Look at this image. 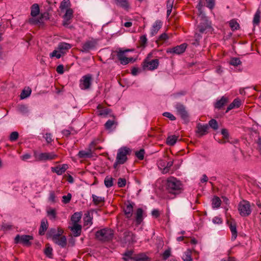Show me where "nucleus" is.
Here are the masks:
<instances>
[{
	"mask_svg": "<svg viewBox=\"0 0 261 261\" xmlns=\"http://www.w3.org/2000/svg\"><path fill=\"white\" fill-rule=\"evenodd\" d=\"M147 42V39L146 35L141 36L140 38L139 43L141 47H144Z\"/></svg>",
	"mask_w": 261,
	"mask_h": 261,
	"instance_id": "50",
	"label": "nucleus"
},
{
	"mask_svg": "<svg viewBox=\"0 0 261 261\" xmlns=\"http://www.w3.org/2000/svg\"><path fill=\"white\" fill-rule=\"evenodd\" d=\"M78 155L80 158H91L92 156V152L91 149L88 151L81 150L79 152Z\"/></svg>",
	"mask_w": 261,
	"mask_h": 261,
	"instance_id": "33",
	"label": "nucleus"
},
{
	"mask_svg": "<svg viewBox=\"0 0 261 261\" xmlns=\"http://www.w3.org/2000/svg\"><path fill=\"white\" fill-rule=\"evenodd\" d=\"M53 242L62 247H65L67 244V240L65 236L57 237L56 240H54Z\"/></svg>",
	"mask_w": 261,
	"mask_h": 261,
	"instance_id": "27",
	"label": "nucleus"
},
{
	"mask_svg": "<svg viewBox=\"0 0 261 261\" xmlns=\"http://www.w3.org/2000/svg\"><path fill=\"white\" fill-rule=\"evenodd\" d=\"M163 115L164 116L168 118L171 120H175L176 119L175 117L169 112H164Z\"/></svg>",
	"mask_w": 261,
	"mask_h": 261,
	"instance_id": "63",
	"label": "nucleus"
},
{
	"mask_svg": "<svg viewBox=\"0 0 261 261\" xmlns=\"http://www.w3.org/2000/svg\"><path fill=\"white\" fill-rule=\"evenodd\" d=\"M134 251L133 250H126L123 254L122 259L125 261H128L129 259H133L134 257Z\"/></svg>",
	"mask_w": 261,
	"mask_h": 261,
	"instance_id": "31",
	"label": "nucleus"
},
{
	"mask_svg": "<svg viewBox=\"0 0 261 261\" xmlns=\"http://www.w3.org/2000/svg\"><path fill=\"white\" fill-rule=\"evenodd\" d=\"M120 239L123 246H124V245L126 244H130L135 242V236L132 231H125Z\"/></svg>",
	"mask_w": 261,
	"mask_h": 261,
	"instance_id": "9",
	"label": "nucleus"
},
{
	"mask_svg": "<svg viewBox=\"0 0 261 261\" xmlns=\"http://www.w3.org/2000/svg\"><path fill=\"white\" fill-rule=\"evenodd\" d=\"M208 126L207 124L202 125L198 123L197 125V130L196 133L199 137H201L208 133Z\"/></svg>",
	"mask_w": 261,
	"mask_h": 261,
	"instance_id": "20",
	"label": "nucleus"
},
{
	"mask_svg": "<svg viewBox=\"0 0 261 261\" xmlns=\"http://www.w3.org/2000/svg\"><path fill=\"white\" fill-rule=\"evenodd\" d=\"M115 4L125 10L127 9L129 5L126 0H115Z\"/></svg>",
	"mask_w": 261,
	"mask_h": 261,
	"instance_id": "30",
	"label": "nucleus"
},
{
	"mask_svg": "<svg viewBox=\"0 0 261 261\" xmlns=\"http://www.w3.org/2000/svg\"><path fill=\"white\" fill-rule=\"evenodd\" d=\"M110 112V110L109 109H104L99 111V115L101 116H106L108 115Z\"/></svg>",
	"mask_w": 261,
	"mask_h": 261,
	"instance_id": "62",
	"label": "nucleus"
},
{
	"mask_svg": "<svg viewBox=\"0 0 261 261\" xmlns=\"http://www.w3.org/2000/svg\"><path fill=\"white\" fill-rule=\"evenodd\" d=\"M47 215L51 220H55L57 217V213L55 209L49 208L47 210Z\"/></svg>",
	"mask_w": 261,
	"mask_h": 261,
	"instance_id": "38",
	"label": "nucleus"
},
{
	"mask_svg": "<svg viewBox=\"0 0 261 261\" xmlns=\"http://www.w3.org/2000/svg\"><path fill=\"white\" fill-rule=\"evenodd\" d=\"M117 124L118 123L115 119L108 120L105 124V127L106 129L112 130L116 127Z\"/></svg>",
	"mask_w": 261,
	"mask_h": 261,
	"instance_id": "24",
	"label": "nucleus"
},
{
	"mask_svg": "<svg viewBox=\"0 0 261 261\" xmlns=\"http://www.w3.org/2000/svg\"><path fill=\"white\" fill-rule=\"evenodd\" d=\"M2 228L4 231H7L12 228V225L10 224L3 223L2 225Z\"/></svg>",
	"mask_w": 261,
	"mask_h": 261,
	"instance_id": "61",
	"label": "nucleus"
},
{
	"mask_svg": "<svg viewBox=\"0 0 261 261\" xmlns=\"http://www.w3.org/2000/svg\"><path fill=\"white\" fill-rule=\"evenodd\" d=\"M18 138V133L17 132H13L10 136V140L11 141H15Z\"/></svg>",
	"mask_w": 261,
	"mask_h": 261,
	"instance_id": "57",
	"label": "nucleus"
},
{
	"mask_svg": "<svg viewBox=\"0 0 261 261\" xmlns=\"http://www.w3.org/2000/svg\"><path fill=\"white\" fill-rule=\"evenodd\" d=\"M186 48V44L183 43L180 44V45H177L172 48L168 49L167 50V53L179 55L183 53L185 51Z\"/></svg>",
	"mask_w": 261,
	"mask_h": 261,
	"instance_id": "14",
	"label": "nucleus"
},
{
	"mask_svg": "<svg viewBox=\"0 0 261 261\" xmlns=\"http://www.w3.org/2000/svg\"><path fill=\"white\" fill-rule=\"evenodd\" d=\"M221 203L220 198L218 196H215L212 200V205L214 208H218Z\"/></svg>",
	"mask_w": 261,
	"mask_h": 261,
	"instance_id": "41",
	"label": "nucleus"
},
{
	"mask_svg": "<svg viewBox=\"0 0 261 261\" xmlns=\"http://www.w3.org/2000/svg\"><path fill=\"white\" fill-rule=\"evenodd\" d=\"M68 168V166L67 164H63L61 166L51 167V170L52 172L56 173L58 175H61L66 171Z\"/></svg>",
	"mask_w": 261,
	"mask_h": 261,
	"instance_id": "21",
	"label": "nucleus"
},
{
	"mask_svg": "<svg viewBox=\"0 0 261 261\" xmlns=\"http://www.w3.org/2000/svg\"><path fill=\"white\" fill-rule=\"evenodd\" d=\"M184 261H192V258L191 256V251L189 249L185 252L182 257Z\"/></svg>",
	"mask_w": 261,
	"mask_h": 261,
	"instance_id": "43",
	"label": "nucleus"
},
{
	"mask_svg": "<svg viewBox=\"0 0 261 261\" xmlns=\"http://www.w3.org/2000/svg\"><path fill=\"white\" fill-rule=\"evenodd\" d=\"M70 230L74 237L80 236L82 231V226L79 224H73V226L70 227Z\"/></svg>",
	"mask_w": 261,
	"mask_h": 261,
	"instance_id": "23",
	"label": "nucleus"
},
{
	"mask_svg": "<svg viewBox=\"0 0 261 261\" xmlns=\"http://www.w3.org/2000/svg\"><path fill=\"white\" fill-rule=\"evenodd\" d=\"M151 53H149L146 59L143 62V67L144 68H147L150 70H153L156 69L159 64V61L158 59H153L151 61L149 59L151 57Z\"/></svg>",
	"mask_w": 261,
	"mask_h": 261,
	"instance_id": "8",
	"label": "nucleus"
},
{
	"mask_svg": "<svg viewBox=\"0 0 261 261\" xmlns=\"http://www.w3.org/2000/svg\"><path fill=\"white\" fill-rule=\"evenodd\" d=\"M40 12V9L39 5L37 4H34L31 8V15L32 18H35Z\"/></svg>",
	"mask_w": 261,
	"mask_h": 261,
	"instance_id": "29",
	"label": "nucleus"
},
{
	"mask_svg": "<svg viewBox=\"0 0 261 261\" xmlns=\"http://www.w3.org/2000/svg\"><path fill=\"white\" fill-rule=\"evenodd\" d=\"M49 19V14L47 12L42 13L38 18H31L29 19V22L32 24L42 23L44 20Z\"/></svg>",
	"mask_w": 261,
	"mask_h": 261,
	"instance_id": "13",
	"label": "nucleus"
},
{
	"mask_svg": "<svg viewBox=\"0 0 261 261\" xmlns=\"http://www.w3.org/2000/svg\"><path fill=\"white\" fill-rule=\"evenodd\" d=\"M229 63L232 66H237L240 65L242 63V62L239 58H233L230 60Z\"/></svg>",
	"mask_w": 261,
	"mask_h": 261,
	"instance_id": "48",
	"label": "nucleus"
},
{
	"mask_svg": "<svg viewBox=\"0 0 261 261\" xmlns=\"http://www.w3.org/2000/svg\"><path fill=\"white\" fill-rule=\"evenodd\" d=\"M96 41L94 39H91L87 40L85 43L83 44L82 49L81 51L82 52H89L90 50L93 49L96 47Z\"/></svg>",
	"mask_w": 261,
	"mask_h": 261,
	"instance_id": "12",
	"label": "nucleus"
},
{
	"mask_svg": "<svg viewBox=\"0 0 261 261\" xmlns=\"http://www.w3.org/2000/svg\"><path fill=\"white\" fill-rule=\"evenodd\" d=\"M208 124L214 130H217L218 128V122L215 119H211L209 121Z\"/></svg>",
	"mask_w": 261,
	"mask_h": 261,
	"instance_id": "49",
	"label": "nucleus"
},
{
	"mask_svg": "<svg viewBox=\"0 0 261 261\" xmlns=\"http://www.w3.org/2000/svg\"><path fill=\"white\" fill-rule=\"evenodd\" d=\"M70 5V1L69 0H63L62 2L61 3L60 8L61 10H63L68 8Z\"/></svg>",
	"mask_w": 261,
	"mask_h": 261,
	"instance_id": "52",
	"label": "nucleus"
},
{
	"mask_svg": "<svg viewBox=\"0 0 261 261\" xmlns=\"http://www.w3.org/2000/svg\"><path fill=\"white\" fill-rule=\"evenodd\" d=\"M210 28V26L207 22L200 23L198 25L199 31L201 33H204Z\"/></svg>",
	"mask_w": 261,
	"mask_h": 261,
	"instance_id": "44",
	"label": "nucleus"
},
{
	"mask_svg": "<svg viewBox=\"0 0 261 261\" xmlns=\"http://www.w3.org/2000/svg\"><path fill=\"white\" fill-rule=\"evenodd\" d=\"M81 214L80 213H74L71 216V220L73 224H78L81 219Z\"/></svg>",
	"mask_w": 261,
	"mask_h": 261,
	"instance_id": "37",
	"label": "nucleus"
},
{
	"mask_svg": "<svg viewBox=\"0 0 261 261\" xmlns=\"http://www.w3.org/2000/svg\"><path fill=\"white\" fill-rule=\"evenodd\" d=\"M260 14L261 11L259 9H257L254 15L253 19V23L254 25H257L259 23Z\"/></svg>",
	"mask_w": 261,
	"mask_h": 261,
	"instance_id": "36",
	"label": "nucleus"
},
{
	"mask_svg": "<svg viewBox=\"0 0 261 261\" xmlns=\"http://www.w3.org/2000/svg\"><path fill=\"white\" fill-rule=\"evenodd\" d=\"M148 257L143 253L134 254L133 260L135 261H147Z\"/></svg>",
	"mask_w": 261,
	"mask_h": 261,
	"instance_id": "34",
	"label": "nucleus"
},
{
	"mask_svg": "<svg viewBox=\"0 0 261 261\" xmlns=\"http://www.w3.org/2000/svg\"><path fill=\"white\" fill-rule=\"evenodd\" d=\"M118 186L119 188H123L126 185V179L125 178H119L118 180Z\"/></svg>",
	"mask_w": 261,
	"mask_h": 261,
	"instance_id": "58",
	"label": "nucleus"
},
{
	"mask_svg": "<svg viewBox=\"0 0 261 261\" xmlns=\"http://www.w3.org/2000/svg\"><path fill=\"white\" fill-rule=\"evenodd\" d=\"M175 108L177 114L180 116L184 122L186 123L189 122V115L186 107L180 103H177L175 106Z\"/></svg>",
	"mask_w": 261,
	"mask_h": 261,
	"instance_id": "6",
	"label": "nucleus"
},
{
	"mask_svg": "<svg viewBox=\"0 0 261 261\" xmlns=\"http://www.w3.org/2000/svg\"><path fill=\"white\" fill-rule=\"evenodd\" d=\"M63 56H64V55H62L57 48L49 54V57L50 58L56 57L57 59H60Z\"/></svg>",
	"mask_w": 261,
	"mask_h": 261,
	"instance_id": "47",
	"label": "nucleus"
},
{
	"mask_svg": "<svg viewBox=\"0 0 261 261\" xmlns=\"http://www.w3.org/2000/svg\"><path fill=\"white\" fill-rule=\"evenodd\" d=\"M48 222L46 219H43L41 222V225L39 229V233L43 235L48 228Z\"/></svg>",
	"mask_w": 261,
	"mask_h": 261,
	"instance_id": "25",
	"label": "nucleus"
},
{
	"mask_svg": "<svg viewBox=\"0 0 261 261\" xmlns=\"http://www.w3.org/2000/svg\"><path fill=\"white\" fill-rule=\"evenodd\" d=\"M166 166L163 168L162 173L164 174L167 173L169 171L170 168L173 164V161H170L168 162H166Z\"/></svg>",
	"mask_w": 261,
	"mask_h": 261,
	"instance_id": "46",
	"label": "nucleus"
},
{
	"mask_svg": "<svg viewBox=\"0 0 261 261\" xmlns=\"http://www.w3.org/2000/svg\"><path fill=\"white\" fill-rule=\"evenodd\" d=\"M92 76L88 74L82 77L80 80V87L82 90H87L90 88L92 83Z\"/></svg>",
	"mask_w": 261,
	"mask_h": 261,
	"instance_id": "10",
	"label": "nucleus"
},
{
	"mask_svg": "<svg viewBox=\"0 0 261 261\" xmlns=\"http://www.w3.org/2000/svg\"><path fill=\"white\" fill-rule=\"evenodd\" d=\"M227 224L231 232V240L233 241L238 236L236 223L234 221H228Z\"/></svg>",
	"mask_w": 261,
	"mask_h": 261,
	"instance_id": "19",
	"label": "nucleus"
},
{
	"mask_svg": "<svg viewBox=\"0 0 261 261\" xmlns=\"http://www.w3.org/2000/svg\"><path fill=\"white\" fill-rule=\"evenodd\" d=\"M47 143H50L53 141L52 135L50 133H46L44 136Z\"/></svg>",
	"mask_w": 261,
	"mask_h": 261,
	"instance_id": "60",
	"label": "nucleus"
},
{
	"mask_svg": "<svg viewBox=\"0 0 261 261\" xmlns=\"http://www.w3.org/2000/svg\"><path fill=\"white\" fill-rule=\"evenodd\" d=\"M171 255V249L169 248L166 250L164 253H163V259L164 260H166Z\"/></svg>",
	"mask_w": 261,
	"mask_h": 261,
	"instance_id": "59",
	"label": "nucleus"
},
{
	"mask_svg": "<svg viewBox=\"0 0 261 261\" xmlns=\"http://www.w3.org/2000/svg\"><path fill=\"white\" fill-rule=\"evenodd\" d=\"M71 197L72 196L70 193H68L67 195H64L62 197V202L65 204L68 203L71 200Z\"/></svg>",
	"mask_w": 261,
	"mask_h": 261,
	"instance_id": "53",
	"label": "nucleus"
},
{
	"mask_svg": "<svg viewBox=\"0 0 261 261\" xmlns=\"http://www.w3.org/2000/svg\"><path fill=\"white\" fill-rule=\"evenodd\" d=\"M104 184L107 188H110L114 185L113 178L108 176H106L104 180Z\"/></svg>",
	"mask_w": 261,
	"mask_h": 261,
	"instance_id": "40",
	"label": "nucleus"
},
{
	"mask_svg": "<svg viewBox=\"0 0 261 261\" xmlns=\"http://www.w3.org/2000/svg\"><path fill=\"white\" fill-rule=\"evenodd\" d=\"M129 49H126L125 50H119L117 52V58L118 60L120 61V63L122 65H126L129 63L130 62L133 61L132 58H127L125 56L124 53L127 51H129Z\"/></svg>",
	"mask_w": 261,
	"mask_h": 261,
	"instance_id": "11",
	"label": "nucleus"
},
{
	"mask_svg": "<svg viewBox=\"0 0 261 261\" xmlns=\"http://www.w3.org/2000/svg\"><path fill=\"white\" fill-rule=\"evenodd\" d=\"M228 102V98L226 97L222 96L221 98L218 100L215 105V108L221 109Z\"/></svg>",
	"mask_w": 261,
	"mask_h": 261,
	"instance_id": "28",
	"label": "nucleus"
},
{
	"mask_svg": "<svg viewBox=\"0 0 261 261\" xmlns=\"http://www.w3.org/2000/svg\"><path fill=\"white\" fill-rule=\"evenodd\" d=\"M229 27H230L232 31L237 30L240 28L239 24L234 19L231 20L229 21Z\"/></svg>",
	"mask_w": 261,
	"mask_h": 261,
	"instance_id": "45",
	"label": "nucleus"
},
{
	"mask_svg": "<svg viewBox=\"0 0 261 261\" xmlns=\"http://www.w3.org/2000/svg\"><path fill=\"white\" fill-rule=\"evenodd\" d=\"M182 185L179 180L174 177L168 178L166 184V189L169 193L176 195L180 193Z\"/></svg>",
	"mask_w": 261,
	"mask_h": 261,
	"instance_id": "1",
	"label": "nucleus"
},
{
	"mask_svg": "<svg viewBox=\"0 0 261 261\" xmlns=\"http://www.w3.org/2000/svg\"><path fill=\"white\" fill-rule=\"evenodd\" d=\"M177 140V137L175 135L169 136L167 139V144L173 146L176 143Z\"/></svg>",
	"mask_w": 261,
	"mask_h": 261,
	"instance_id": "39",
	"label": "nucleus"
},
{
	"mask_svg": "<svg viewBox=\"0 0 261 261\" xmlns=\"http://www.w3.org/2000/svg\"><path fill=\"white\" fill-rule=\"evenodd\" d=\"M18 111L23 114H25L28 112V108L24 105L19 106L18 108Z\"/></svg>",
	"mask_w": 261,
	"mask_h": 261,
	"instance_id": "54",
	"label": "nucleus"
},
{
	"mask_svg": "<svg viewBox=\"0 0 261 261\" xmlns=\"http://www.w3.org/2000/svg\"><path fill=\"white\" fill-rule=\"evenodd\" d=\"M162 23L160 20H156L153 23L151 31H150V35L151 36H153L156 34L160 29L161 28Z\"/></svg>",
	"mask_w": 261,
	"mask_h": 261,
	"instance_id": "22",
	"label": "nucleus"
},
{
	"mask_svg": "<svg viewBox=\"0 0 261 261\" xmlns=\"http://www.w3.org/2000/svg\"><path fill=\"white\" fill-rule=\"evenodd\" d=\"M238 211L242 217L248 216L252 212L250 203L244 200L241 201L238 205Z\"/></svg>",
	"mask_w": 261,
	"mask_h": 261,
	"instance_id": "4",
	"label": "nucleus"
},
{
	"mask_svg": "<svg viewBox=\"0 0 261 261\" xmlns=\"http://www.w3.org/2000/svg\"><path fill=\"white\" fill-rule=\"evenodd\" d=\"M241 105V101L238 99L236 98L228 106L226 112L227 113L230 110L239 108Z\"/></svg>",
	"mask_w": 261,
	"mask_h": 261,
	"instance_id": "26",
	"label": "nucleus"
},
{
	"mask_svg": "<svg viewBox=\"0 0 261 261\" xmlns=\"http://www.w3.org/2000/svg\"><path fill=\"white\" fill-rule=\"evenodd\" d=\"M48 199L50 201H51L53 203H55L56 202V200H55L56 196H55L54 192H53V191L50 192Z\"/></svg>",
	"mask_w": 261,
	"mask_h": 261,
	"instance_id": "64",
	"label": "nucleus"
},
{
	"mask_svg": "<svg viewBox=\"0 0 261 261\" xmlns=\"http://www.w3.org/2000/svg\"><path fill=\"white\" fill-rule=\"evenodd\" d=\"M144 212L142 208L137 209L135 213V221L137 225H140L144 219Z\"/></svg>",
	"mask_w": 261,
	"mask_h": 261,
	"instance_id": "18",
	"label": "nucleus"
},
{
	"mask_svg": "<svg viewBox=\"0 0 261 261\" xmlns=\"http://www.w3.org/2000/svg\"><path fill=\"white\" fill-rule=\"evenodd\" d=\"M131 152L130 149L127 147H123L118 150L116 159L120 164H124L127 160V155Z\"/></svg>",
	"mask_w": 261,
	"mask_h": 261,
	"instance_id": "5",
	"label": "nucleus"
},
{
	"mask_svg": "<svg viewBox=\"0 0 261 261\" xmlns=\"http://www.w3.org/2000/svg\"><path fill=\"white\" fill-rule=\"evenodd\" d=\"M33 154L35 161L38 162L53 160L58 157L54 152L39 153L37 150H34Z\"/></svg>",
	"mask_w": 261,
	"mask_h": 261,
	"instance_id": "3",
	"label": "nucleus"
},
{
	"mask_svg": "<svg viewBox=\"0 0 261 261\" xmlns=\"http://www.w3.org/2000/svg\"><path fill=\"white\" fill-rule=\"evenodd\" d=\"M92 201L95 205H98L104 202L105 198L102 197L97 196L94 194H92Z\"/></svg>",
	"mask_w": 261,
	"mask_h": 261,
	"instance_id": "35",
	"label": "nucleus"
},
{
	"mask_svg": "<svg viewBox=\"0 0 261 261\" xmlns=\"http://www.w3.org/2000/svg\"><path fill=\"white\" fill-rule=\"evenodd\" d=\"M72 47V45L68 43L62 42L58 44L57 49L64 56Z\"/></svg>",
	"mask_w": 261,
	"mask_h": 261,
	"instance_id": "16",
	"label": "nucleus"
},
{
	"mask_svg": "<svg viewBox=\"0 0 261 261\" xmlns=\"http://www.w3.org/2000/svg\"><path fill=\"white\" fill-rule=\"evenodd\" d=\"M47 237L48 238L52 239V240H56V238L58 237L57 234V230L55 228H50L47 232Z\"/></svg>",
	"mask_w": 261,
	"mask_h": 261,
	"instance_id": "32",
	"label": "nucleus"
},
{
	"mask_svg": "<svg viewBox=\"0 0 261 261\" xmlns=\"http://www.w3.org/2000/svg\"><path fill=\"white\" fill-rule=\"evenodd\" d=\"M33 240V237L30 235H19L16 236L14 239L15 244H22L24 246H30L32 243L31 241Z\"/></svg>",
	"mask_w": 261,
	"mask_h": 261,
	"instance_id": "7",
	"label": "nucleus"
},
{
	"mask_svg": "<svg viewBox=\"0 0 261 261\" xmlns=\"http://www.w3.org/2000/svg\"><path fill=\"white\" fill-rule=\"evenodd\" d=\"M53 249L52 248L48 246L46 247L45 249L44 250L45 254L48 257L51 258L53 255L52 254Z\"/></svg>",
	"mask_w": 261,
	"mask_h": 261,
	"instance_id": "56",
	"label": "nucleus"
},
{
	"mask_svg": "<svg viewBox=\"0 0 261 261\" xmlns=\"http://www.w3.org/2000/svg\"><path fill=\"white\" fill-rule=\"evenodd\" d=\"M113 237L114 231L109 228L101 229L95 233L96 239L102 242L112 241Z\"/></svg>",
	"mask_w": 261,
	"mask_h": 261,
	"instance_id": "2",
	"label": "nucleus"
},
{
	"mask_svg": "<svg viewBox=\"0 0 261 261\" xmlns=\"http://www.w3.org/2000/svg\"><path fill=\"white\" fill-rule=\"evenodd\" d=\"M31 92L32 90L30 88H28L27 89L23 90L20 94V98L23 99L28 97L30 95Z\"/></svg>",
	"mask_w": 261,
	"mask_h": 261,
	"instance_id": "42",
	"label": "nucleus"
},
{
	"mask_svg": "<svg viewBox=\"0 0 261 261\" xmlns=\"http://www.w3.org/2000/svg\"><path fill=\"white\" fill-rule=\"evenodd\" d=\"M205 1L207 7L212 10L215 5V0H205Z\"/></svg>",
	"mask_w": 261,
	"mask_h": 261,
	"instance_id": "55",
	"label": "nucleus"
},
{
	"mask_svg": "<svg viewBox=\"0 0 261 261\" xmlns=\"http://www.w3.org/2000/svg\"><path fill=\"white\" fill-rule=\"evenodd\" d=\"M73 11L71 8H68L66 10V13L63 16L64 20L63 21V25L64 26H68L70 23V20L73 17Z\"/></svg>",
	"mask_w": 261,
	"mask_h": 261,
	"instance_id": "15",
	"label": "nucleus"
},
{
	"mask_svg": "<svg viewBox=\"0 0 261 261\" xmlns=\"http://www.w3.org/2000/svg\"><path fill=\"white\" fill-rule=\"evenodd\" d=\"M135 203L132 202L128 201L125 203V206L124 207V212L127 218H130L133 215V207Z\"/></svg>",
	"mask_w": 261,
	"mask_h": 261,
	"instance_id": "17",
	"label": "nucleus"
},
{
	"mask_svg": "<svg viewBox=\"0 0 261 261\" xmlns=\"http://www.w3.org/2000/svg\"><path fill=\"white\" fill-rule=\"evenodd\" d=\"M144 150L141 149L139 151H136L135 155L138 159L142 160L144 159Z\"/></svg>",
	"mask_w": 261,
	"mask_h": 261,
	"instance_id": "51",
	"label": "nucleus"
}]
</instances>
